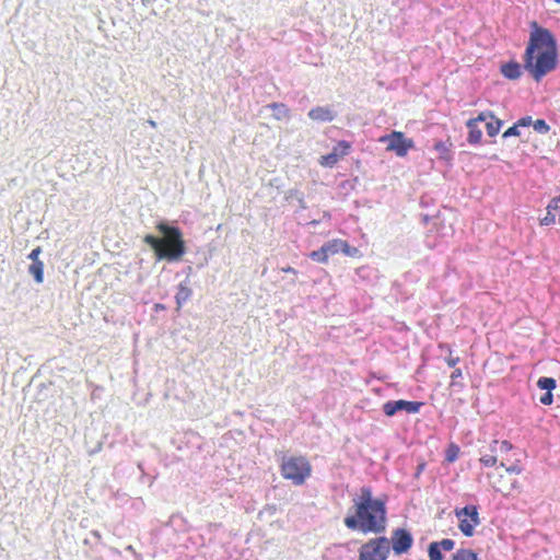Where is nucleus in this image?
Returning <instances> with one entry per match:
<instances>
[{"instance_id": "obj_1", "label": "nucleus", "mask_w": 560, "mask_h": 560, "mask_svg": "<svg viewBox=\"0 0 560 560\" xmlns=\"http://www.w3.org/2000/svg\"><path fill=\"white\" fill-rule=\"evenodd\" d=\"M532 32L524 54V68L539 81L557 66L556 42L547 28L532 22Z\"/></svg>"}, {"instance_id": "obj_2", "label": "nucleus", "mask_w": 560, "mask_h": 560, "mask_svg": "<svg viewBox=\"0 0 560 560\" xmlns=\"http://www.w3.org/2000/svg\"><path fill=\"white\" fill-rule=\"evenodd\" d=\"M354 515L345 517L347 528L360 530L364 534H381L386 528V503L373 497L370 487H362L360 493L353 499Z\"/></svg>"}, {"instance_id": "obj_3", "label": "nucleus", "mask_w": 560, "mask_h": 560, "mask_svg": "<svg viewBox=\"0 0 560 560\" xmlns=\"http://www.w3.org/2000/svg\"><path fill=\"white\" fill-rule=\"evenodd\" d=\"M156 230L163 234V237L160 238L148 234L144 236L143 242L154 250L159 260H180L186 253L182 231L178 228L171 226L164 222H160L156 225Z\"/></svg>"}, {"instance_id": "obj_4", "label": "nucleus", "mask_w": 560, "mask_h": 560, "mask_svg": "<svg viewBox=\"0 0 560 560\" xmlns=\"http://www.w3.org/2000/svg\"><path fill=\"white\" fill-rule=\"evenodd\" d=\"M500 466L505 468L504 472H495L488 476L493 490L501 493L505 498L521 493L523 486L516 477L523 471L520 462L517 460L511 466H506L503 462H501Z\"/></svg>"}, {"instance_id": "obj_5", "label": "nucleus", "mask_w": 560, "mask_h": 560, "mask_svg": "<svg viewBox=\"0 0 560 560\" xmlns=\"http://www.w3.org/2000/svg\"><path fill=\"white\" fill-rule=\"evenodd\" d=\"M313 467L304 455L283 456L280 462V472L283 479L294 486H302L312 476Z\"/></svg>"}, {"instance_id": "obj_6", "label": "nucleus", "mask_w": 560, "mask_h": 560, "mask_svg": "<svg viewBox=\"0 0 560 560\" xmlns=\"http://www.w3.org/2000/svg\"><path fill=\"white\" fill-rule=\"evenodd\" d=\"M378 141L386 144V151L394 152L398 158L407 156L408 152L415 148V141L397 130L380 137Z\"/></svg>"}, {"instance_id": "obj_7", "label": "nucleus", "mask_w": 560, "mask_h": 560, "mask_svg": "<svg viewBox=\"0 0 560 560\" xmlns=\"http://www.w3.org/2000/svg\"><path fill=\"white\" fill-rule=\"evenodd\" d=\"M390 551V542L386 537L373 538L360 548L359 560H386Z\"/></svg>"}, {"instance_id": "obj_8", "label": "nucleus", "mask_w": 560, "mask_h": 560, "mask_svg": "<svg viewBox=\"0 0 560 560\" xmlns=\"http://www.w3.org/2000/svg\"><path fill=\"white\" fill-rule=\"evenodd\" d=\"M455 516L458 520V528L466 537H471L475 528L480 524V517L477 505H466L462 509H455Z\"/></svg>"}, {"instance_id": "obj_9", "label": "nucleus", "mask_w": 560, "mask_h": 560, "mask_svg": "<svg viewBox=\"0 0 560 560\" xmlns=\"http://www.w3.org/2000/svg\"><path fill=\"white\" fill-rule=\"evenodd\" d=\"M423 406L421 401L389 400L383 405V411L387 417H393L397 411L404 410L407 413H417Z\"/></svg>"}, {"instance_id": "obj_10", "label": "nucleus", "mask_w": 560, "mask_h": 560, "mask_svg": "<svg viewBox=\"0 0 560 560\" xmlns=\"http://www.w3.org/2000/svg\"><path fill=\"white\" fill-rule=\"evenodd\" d=\"M351 149V144L348 141H339L332 149V151L326 155H322L319 164L324 167H334L339 160L348 155Z\"/></svg>"}, {"instance_id": "obj_11", "label": "nucleus", "mask_w": 560, "mask_h": 560, "mask_svg": "<svg viewBox=\"0 0 560 560\" xmlns=\"http://www.w3.org/2000/svg\"><path fill=\"white\" fill-rule=\"evenodd\" d=\"M412 537L409 532L402 528H398L393 532L392 542L393 550L396 555L407 552L412 546Z\"/></svg>"}, {"instance_id": "obj_12", "label": "nucleus", "mask_w": 560, "mask_h": 560, "mask_svg": "<svg viewBox=\"0 0 560 560\" xmlns=\"http://www.w3.org/2000/svg\"><path fill=\"white\" fill-rule=\"evenodd\" d=\"M336 114L329 107L317 106L308 112V117L315 121H331Z\"/></svg>"}, {"instance_id": "obj_13", "label": "nucleus", "mask_w": 560, "mask_h": 560, "mask_svg": "<svg viewBox=\"0 0 560 560\" xmlns=\"http://www.w3.org/2000/svg\"><path fill=\"white\" fill-rule=\"evenodd\" d=\"M466 127L468 128L467 141L470 144H479L482 139V131L476 124V120H467Z\"/></svg>"}, {"instance_id": "obj_14", "label": "nucleus", "mask_w": 560, "mask_h": 560, "mask_svg": "<svg viewBox=\"0 0 560 560\" xmlns=\"http://www.w3.org/2000/svg\"><path fill=\"white\" fill-rule=\"evenodd\" d=\"M501 73L510 80H516L522 75L521 65L510 61L501 67Z\"/></svg>"}, {"instance_id": "obj_15", "label": "nucleus", "mask_w": 560, "mask_h": 560, "mask_svg": "<svg viewBox=\"0 0 560 560\" xmlns=\"http://www.w3.org/2000/svg\"><path fill=\"white\" fill-rule=\"evenodd\" d=\"M191 289L186 283H179L175 295L177 310H179L185 302L191 296Z\"/></svg>"}, {"instance_id": "obj_16", "label": "nucleus", "mask_w": 560, "mask_h": 560, "mask_svg": "<svg viewBox=\"0 0 560 560\" xmlns=\"http://www.w3.org/2000/svg\"><path fill=\"white\" fill-rule=\"evenodd\" d=\"M268 107L273 112V118L282 120L290 117V109L283 103H271Z\"/></svg>"}, {"instance_id": "obj_17", "label": "nucleus", "mask_w": 560, "mask_h": 560, "mask_svg": "<svg viewBox=\"0 0 560 560\" xmlns=\"http://www.w3.org/2000/svg\"><path fill=\"white\" fill-rule=\"evenodd\" d=\"M324 247L328 255H336L342 253V249L347 247V241L335 238L324 244Z\"/></svg>"}, {"instance_id": "obj_18", "label": "nucleus", "mask_w": 560, "mask_h": 560, "mask_svg": "<svg viewBox=\"0 0 560 560\" xmlns=\"http://www.w3.org/2000/svg\"><path fill=\"white\" fill-rule=\"evenodd\" d=\"M451 148H452L451 142H444V141L440 140L434 143V150L439 153V158L442 160H446V161L451 160V158H452Z\"/></svg>"}, {"instance_id": "obj_19", "label": "nucleus", "mask_w": 560, "mask_h": 560, "mask_svg": "<svg viewBox=\"0 0 560 560\" xmlns=\"http://www.w3.org/2000/svg\"><path fill=\"white\" fill-rule=\"evenodd\" d=\"M28 272L34 277L37 283H42L44 281V262H32L28 267Z\"/></svg>"}, {"instance_id": "obj_20", "label": "nucleus", "mask_w": 560, "mask_h": 560, "mask_svg": "<svg viewBox=\"0 0 560 560\" xmlns=\"http://www.w3.org/2000/svg\"><path fill=\"white\" fill-rule=\"evenodd\" d=\"M444 348H447V355L445 358L446 364L450 368H455L459 363L460 358L458 355L454 354V351H453V349L451 348L450 345H447V343H440L439 345V349H444Z\"/></svg>"}, {"instance_id": "obj_21", "label": "nucleus", "mask_w": 560, "mask_h": 560, "mask_svg": "<svg viewBox=\"0 0 560 560\" xmlns=\"http://www.w3.org/2000/svg\"><path fill=\"white\" fill-rule=\"evenodd\" d=\"M451 560H478L477 553L470 549H458Z\"/></svg>"}, {"instance_id": "obj_22", "label": "nucleus", "mask_w": 560, "mask_h": 560, "mask_svg": "<svg viewBox=\"0 0 560 560\" xmlns=\"http://www.w3.org/2000/svg\"><path fill=\"white\" fill-rule=\"evenodd\" d=\"M502 120L498 118L490 119V121L487 122L486 129L489 137H494L500 132V129L502 127Z\"/></svg>"}, {"instance_id": "obj_23", "label": "nucleus", "mask_w": 560, "mask_h": 560, "mask_svg": "<svg viewBox=\"0 0 560 560\" xmlns=\"http://www.w3.org/2000/svg\"><path fill=\"white\" fill-rule=\"evenodd\" d=\"M537 386L546 392H552L557 386V382L552 377H540L537 381Z\"/></svg>"}, {"instance_id": "obj_24", "label": "nucleus", "mask_w": 560, "mask_h": 560, "mask_svg": "<svg viewBox=\"0 0 560 560\" xmlns=\"http://www.w3.org/2000/svg\"><path fill=\"white\" fill-rule=\"evenodd\" d=\"M498 446H499L500 451L503 453H508L513 448V445L506 440L501 441V442H499L498 440H494L490 444V451L492 453H497Z\"/></svg>"}, {"instance_id": "obj_25", "label": "nucleus", "mask_w": 560, "mask_h": 560, "mask_svg": "<svg viewBox=\"0 0 560 560\" xmlns=\"http://www.w3.org/2000/svg\"><path fill=\"white\" fill-rule=\"evenodd\" d=\"M310 257L317 261V262H320V264H326L328 261V253L326 252L324 245L317 249V250H313L311 254H310Z\"/></svg>"}, {"instance_id": "obj_26", "label": "nucleus", "mask_w": 560, "mask_h": 560, "mask_svg": "<svg viewBox=\"0 0 560 560\" xmlns=\"http://www.w3.org/2000/svg\"><path fill=\"white\" fill-rule=\"evenodd\" d=\"M459 452H460L459 446L455 443H451L447 446V450L445 453L446 462H448V463L455 462L458 458Z\"/></svg>"}, {"instance_id": "obj_27", "label": "nucleus", "mask_w": 560, "mask_h": 560, "mask_svg": "<svg viewBox=\"0 0 560 560\" xmlns=\"http://www.w3.org/2000/svg\"><path fill=\"white\" fill-rule=\"evenodd\" d=\"M479 462L485 467H493L498 463V457H497L495 453L491 452V454H483V455H481V457L479 458Z\"/></svg>"}, {"instance_id": "obj_28", "label": "nucleus", "mask_w": 560, "mask_h": 560, "mask_svg": "<svg viewBox=\"0 0 560 560\" xmlns=\"http://www.w3.org/2000/svg\"><path fill=\"white\" fill-rule=\"evenodd\" d=\"M428 552L430 560H443L440 545H438V542H431Z\"/></svg>"}, {"instance_id": "obj_29", "label": "nucleus", "mask_w": 560, "mask_h": 560, "mask_svg": "<svg viewBox=\"0 0 560 560\" xmlns=\"http://www.w3.org/2000/svg\"><path fill=\"white\" fill-rule=\"evenodd\" d=\"M533 128L535 131L541 135H546L550 130L549 125L544 119H537L533 121Z\"/></svg>"}, {"instance_id": "obj_30", "label": "nucleus", "mask_w": 560, "mask_h": 560, "mask_svg": "<svg viewBox=\"0 0 560 560\" xmlns=\"http://www.w3.org/2000/svg\"><path fill=\"white\" fill-rule=\"evenodd\" d=\"M494 115L492 112H481L479 115L475 118H470L469 120H476V124L478 125L481 121H486L487 119H493Z\"/></svg>"}, {"instance_id": "obj_31", "label": "nucleus", "mask_w": 560, "mask_h": 560, "mask_svg": "<svg viewBox=\"0 0 560 560\" xmlns=\"http://www.w3.org/2000/svg\"><path fill=\"white\" fill-rule=\"evenodd\" d=\"M438 545H440V549L451 551L454 548L455 542L453 539L444 538L440 542H438Z\"/></svg>"}, {"instance_id": "obj_32", "label": "nucleus", "mask_w": 560, "mask_h": 560, "mask_svg": "<svg viewBox=\"0 0 560 560\" xmlns=\"http://www.w3.org/2000/svg\"><path fill=\"white\" fill-rule=\"evenodd\" d=\"M518 128H520V126H517V124L515 122L513 126H511L510 128H508V129L503 132V138H508V137H518V136H520Z\"/></svg>"}, {"instance_id": "obj_33", "label": "nucleus", "mask_w": 560, "mask_h": 560, "mask_svg": "<svg viewBox=\"0 0 560 560\" xmlns=\"http://www.w3.org/2000/svg\"><path fill=\"white\" fill-rule=\"evenodd\" d=\"M463 376V371L459 368H455L451 373V386L456 385V380Z\"/></svg>"}, {"instance_id": "obj_34", "label": "nucleus", "mask_w": 560, "mask_h": 560, "mask_svg": "<svg viewBox=\"0 0 560 560\" xmlns=\"http://www.w3.org/2000/svg\"><path fill=\"white\" fill-rule=\"evenodd\" d=\"M540 402L545 406H550L552 402H553V395H552V392H546L541 397H540Z\"/></svg>"}, {"instance_id": "obj_35", "label": "nucleus", "mask_w": 560, "mask_h": 560, "mask_svg": "<svg viewBox=\"0 0 560 560\" xmlns=\"http://www.w3.org/2000/svg\"><path fill=\"white\" fill-rule=\"evenodd\" d=\"M516 124L520 127H529V126H533V119L530 116H525V117L520 118L516 121Z\"/></svg>"}, {"instance_id": "obj_36", "label": "nucleus", "mask_w": 560, "mask_h": 560, "mask_svg": "<svg viewBox=\"0 0 560 560\" xmlns=\"http://www.w3.org/2000/svg\"><path fill=\"white\" fill-rule=\"evenodd\" d=\"M342 253L346 255V256H350V257H354L359 254V249L357 247H351L348 243H347V247L342 249Z\"/></svg>"}, {"instance_id": "obj_37", "label": "nucleus", "mask_w": 560, "mask_h": 560, "mask_svg": "<svg viewBox=\"0 0 560 560\" xmlns=\"http://www.w3.org/2000/svg\"><path fill=\"white\" fill-rule=\"evenodd\" d=\"M40 253H42V248L39 246H37L30 253L28 258L32 260V262L40 261L38 258Z\"/></svg>"}, {"instance_id": "obj_38", "label": "nucleus", "mask_w": 560, "mask_h": 560, "mask_svg": "<svg viewBox=\"0 0 560 560\" xmlns=\"http://www.w3.org/2000/svg\"><path fill=\"white\" fill-rule=\"evenodd\" d=\"M281 271H283L285 273L296 275V270L293 267H290V266L281 268Z\"/></svg>"}, {"instance_id": "obj_39", "label": "nucleus", "mask_w": 560, "mask_h": 560, "mask_svg": "<svg viewBox=\"0 0 560 560\" xmlns=\"http://www.w3.org/2000/svg\"><path fill=\"white\" fill-rule=\"evenodd\" d=\"M155 310H164V306L162 304H155Z\"/></svg>"}, {"instance_id": "obj_40", "label": "nucleus", "mask_w": 560, "mask_h": 560, "mask_svg": "<svg viewBox=\"0 0 560 560\" xmlns=\"http://www.w3.org/2000/svg\"><path fill=\"white\" fill-rule=\"evenodd\" d=\"M149 124H150V126H151V127H153V128L156 126V125H155V121H153V120H149Z\"/></svg>"}, {"instance_id": "obj_41", "label": "nucleus", "mask_w": 560, "mask_h": 560, "mask_svg": "<svg viewBox=\"0 0 560 560\" xmlns=\"http://www.w3.org/2000/svg\"><path fill=\"white\" fill-rule=\"evenodd\" d=\"M556 217L558 215L560 218V210H555Z\"/></svg>"}, {"instance_id": "obj_42", "label": "nucleus", "mask_w": 560, "mask_h": 560, "mask_svg": "<svg viewBox=\"0 0 560 560\" xmlns=\"http://www.w3.org/2000/svg\"><path fill=\"white\" fill-rule=\"evenodd\" d=\"M555 2L559 3L560 4V0H555Z\"/></svg>"}]
</instances>
